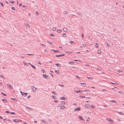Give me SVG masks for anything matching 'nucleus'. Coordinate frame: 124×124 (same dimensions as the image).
<instances>
[{"mask_svg": "<svg viewBox=\"0 0 124 124\" xmlns=\"http://www.w3.org/2000/svg\"><path fill=\"white\" fill-rule=\"evenodd\" d=\"M2 100L4 102H6V101L5 99H2Z\"/></svg>", "mask_w": 124, "mask_h": 124, "instance_id": "nucleus-34", "label": "nucleus"}, {"mask_svg": "<svg viewBox=\"0 0 124 124\" xmlns=\"http://www.w3.org/2000/svg\"><path fill=\"white\" fill-rule=\"evenodd\" d=\"M61 103L62 104H65V102H64V101H62V102Z\"/></svg>", "mask_w": 124, "mask_h": 124, "instance_id": "nucleus-38", "label": "nucleus"}, {"mask_svg": "<svg viewBox=\"0 0 124 124\" xmlns=\"http://www.w3.org/2000/svg\"><path fill=\"white\" fill-rule=\"evenodd\" d=\"M48 43H50V44H52V43L51 42H50V41H48Z\"/></svg>", "mask_w": 124, "mask_h": 124, "instance_id": "nucleus-56", "label": "nucleus"}, {"mask_svg": "<svg viewBox=\"0 0 124 124\" xmlns=\"http://www.w3.org/2000/svg\"><path fill=\"white\" fill-rule=\"evenodd\" d=\"M64 55V54H60V55H55V56L57 57H62Z\"/></svg>", "mask_w": 124, "mask_h": 124, "instance_id": "nucleus-4", "label": "nucleus"}, {"mask_svg": "<svg viewBox=\"0 0 124 124\" xmlns=\"http://www.w3.org/2000/svg\"><path fill=\"white\" fill-rule=\"evenodd\" d=\"M27 54L29 55H34L33 54Z\"/></svg>", "mask_w": 124, "mask_h": 124, "instance_id": "nucleus-58", "label": "nucleus"}, {"mask_svg": "<svg viewBox=\"0 0 124 124\" xmlns=\"http://www.w3.org/2000/svg\"><path fill=\"white\" fill-rule=\"evenodd\" d=\"M83 91L86 92V93H88L89 92V90H83Z\"/></svg>", "mask_w": 124, "mask_h": 124, "instance_id": "nucleus-22", "label": "nucleus"}, {"mask_svg": "<svg viewBox=\"0 0 124 124\" xmlns=\"http://www.w3.org/2000/svg\"><path fill=\"white\" fill-rule=\"evenodd\" d=\"M23 95L24 97H25L26 95L28 94V93H25L24 92H23Z\"/></svg>", "mask_w": 124, "mask_h": 124, "instance_id": "nucleus-10", "label": "nucleus"}, {"mask_svg": "<svg viewBox=\"0 0 124 124\" xmlns=\"http://www.w3.org/2000/svg\"><path fill=\"white\" fill-rule=\"evenodd\" d=\"M69 63L70 64H73L74 63V62H69Z\"/></svg>", "mask_w": 124, "mask_h": 124, "instance_id": "nucleus-36", "label": "nucleus"}, {"mask_svg": "<svg viewBox=\"0 0 124 124\" xmlns=\"http://www.w3.org/2000/svg\"><path fill=\"white\" fill-rule=\"evenodd\" d=\"M41 44V45H42L43 46H45V45L44 44Z\"/></svg>", "mask_w": 124, "mask_h": 124, "instance_id": "nucleus-62", "label": "nucleus"}, {"mask_svg": "<svg viewBox=\"0 0 124 124\" xmlns=\"http://www.w3.org/2000/svg\"><path fill=\"white\" fill-rule=\"evenodd\" d=\"M105 44L108 47H110V45L109 44H108V43L107 42H106L105 43Z\"/></svg>", "mask_w": 124, "mask_h": 124, "instance_id": "nucleus-8", "label": "nucleus"}, {"mask_svg": "<svg viewBox=\"0 0 124 124\" xmlns=\"http://www.w3.org/2000/svg\"><path fill=\"white\" fill-rule=\"evenodd\" d=\"M8 86L10 88H11V87H12L11 86V85L9 84H7Z\"/></svg>", "mask_w": 124, "mask_h": 124, "instance_id": "nucleus-21", "label": "nucleus"}, {"mask_svg": "<svg viewBox=\"0 0 124 124\" xmlns=\"http://www.w3.org/2000/svg\"><path fill=\"white\" fill-rule=\"evenodd\" d=\"M55 71L56 73H59L58 70H55Z\"/></svg>", "mask_w": 124, "mask_h": 124, "instance_id": "nucleus-33", "label": "nucleus"}, {"mask_svg": "<svg viewBox=\"0 0 124 124\" xmlns=\"http://www.w3.org/2000/svg\"><path fill=\"white\" fill-rule=\"evenodd\" d=\"M74 60V61H78V62H80V60Z\"/></svg>", "mask_w": 124, "mask_h": 124, "instance_id": "nucleus-44", "label": "nucleus"}, {"mask_svg": "<svg viewBox=\"0 0 124 124\" xmlns=\"http://www.w3.org/2000/svg\"><path fill=\"white\" fill-rule=\"evenodd\" d=\"M13 10H15V7H12V8H11Z\"/></svg>", "mask_w": 124, "mask_h": 124, "instance_id": "nucleus-41", "label": "nucleus"}, {"mask_svg": "<svg viewBox=\"0 0 124 124\" xmlns=\"http://www.w3.org/2000/svg\"><path fill=\"white\" fill-rule=\"evenodd\" d=\"M27 108H28L29 109H30V110H32V109L31 108H30L29 107H27Z\"/></svg>", "mask_w": 124, "mask_h": 124, "instance_id": "nucleus-35", "label": "nucleus"}, {"mask_svg": "<svg viewBox=\"0 0 124 124\" xmlns=\"http://www.w3.org/2000/svg\"><path fill=\"white\" fill-rule=\"evenodd\" d=\"M58 85L60 86H61L62 87H63L64 86V85H61L60 84H59Z\"/></svg>", "mask_w": 124, "mask_h": 124, "instance_id": "nucleus-50", "label": "nucleus"}, {"mask_svg": "<svg viewBox=\"0 0 124 124\" xmlns=\"http://www.w3.org/2000/svg\"><path fill=\"white\" fill-rule=\"evenodd\" d=\"M78 14H79V15H82V13H81V12H79L78 13Z\"/></svg>", "mask_w": 124, "mask_h": 124, "instance_id": "nucleus-48", "label": "nucleus"}, {"mask_svg": "<svg viewBox=\"0 0 124 124\" xmlns=\"http://www.w3.org/2000/svg\"><path fill=\"white\" fill-rule=\"evenodd\" d=\"M50 35V36H51L52 37H54V35L53 34H51Z\"/></svg>", "mask_w": 124, "mask_h": 124, "instance_id": "nucleus-40", "label": "nucleus"}, {"mask_svg": "<svg viewBox=\"0 0 124 124\" xmlns=\"http://www.w3.org/2000/svg\"><path fill=\"white\" fill-rule=\"evenodd\" d=\"M23 8H26V6L24 5H23Z\"/></svg>", "mask_w": 124, "mask_h": 124, "instance_id": "nucleus-52", "label": "nucleus"}, {"mask_svg": "<svg viewBox=\"0 0 124 124\" xmlns=\"http://www.w3.org/2000/svg\"><path fill=\"white\" fill-rule=\"evenodd\" d=\"M109 120V121L111 122H114V120H111V119L109 118H107L106 119V120Z\"/></svg>", "mask_w": 124, "mask_h": 124, "instance_id": "nucleus-9", "label": "nucleus"}, {"mask_svg": "<svg viewBox=\"0 0 124 124\" xmlns=\"http://www.w3.org/2000/svg\"><path fill=\"white\" fill-rule=\"evenodd\" d=\"M52 98H53L54 99H56V98H55V97L54 96L52 95Z\"/></svg>", "mask_w": 124, "mask_h": 124, "instance_id": "nucleus-45", "label": "nucleus"}, {"mask_svg": "<svg viewBox=\"0 0 124 124\" xmlns=\"http://www.w3.org/2000/svg\"><path fill=\"white\" fill-rule=\"evenodd\" d=\"M38 64H40V65H41V63L39 61L38 62Z\"/></svg>", "mask_w": 124, "mask_h": 124, "instance_id": "nucleus-61", "label": "nucleus"}, {"mask_svg": "<svg viewBox=\"0 0 124 124\" xmlns=\"http://www.w3.org/2000/svg\"><path fill=\"white\" fill-rule=\"evenodd\" d=\"M1 93L4 96H6V95L5 94L3 93Z\"/></svg>", "mask_w": 124, "mask_h": 124, "instance_id": "nucleus-42", "label": "nucleus"}, {"mask_svg": "<svg viewBox=\"0 0 124 124\" xmlns=\"http://www.w3.org/2000/svg\"><path fill=\"white\" fill-rule=\"evenodd\" d=\"M97 69L99 70H101V68L100 67H99L97 68Z\"/></svg>", "mask_w": 124, "mask_h": 124, "instance_id": "nucleus-27", "label": "nucleus"}, {"mask_svg": "<svg viewBox=\"0 0 124 124\" xmlns=\"http://www.w3.org/2000/svg\"><path fill=\"white\" fill-rule=\"evenodd\" d=\"M36 14L37 15H38L39 14L38 12H36Z\"/></svg>", "mask_w": 124, "mask_h": 124, "instance_id": "nucleus-47", "label": "nucleus"}, {"mask_svg": "<svg viewBox=\"0 0 124 124\" xmlns=\"http://www.w3.org/2000/svg\"><path fill=\"white\" fill-rule=\"evenodd\" d=\"M119 93H120L122 94L123 93V92L122 91H118Z\"/></svg>", "mask_w": 124, "mask_h": 124, "instance_id": "nucleus-53", "label": "nucleus"}, {"mask_svg": "<svg viewBox=\"0 0 124 124\" xmlns=\"http://www.w3.org/2000/svg\"><path fill=\"white\" fill-rule=\"evenodd\" d=\"M23 63L24 64V65H25L28 66V64H29V63H26V62H25V61L23 62Z\"/></svg>", "mask_w": 124, "mask_h": 124, "instance_id": "nucleus-16", "label": "nucleus"}, {"mask_svg": "<svg viewBox=\"0 0 124 124\" xmlns=\"http://www.w3.org/2000/svg\"><path fill=\"white\" fill-rule=\"evenodd\" d=\"M34 69H36V68L34 66L32 65L31 64V63L29 62L28 63Z\"/></svg>", "mask_w": 124, "mask_h": 124, "instance_id": "nucleus-7", "label": "nucleus"}, {"mask_svg": "<svg viewBox=\"0 0 124 124\" xmlns=\"http://www.w3.org/2000/svg\"><path fill=\"white\" fill-rule=\"evenodd\" d=\"M63 13L65 15H67L68 14V12L66 11H64Z\"/></svg>", "mask_w": 124, "mask_h": 124, "instance_id": "nucleus-12", "label": "nucleus"}, {"mask_svg": "<svg viewBox=\"0 0 124 124\" xmlns=\"http://www.w3.org/2000/svg\"><path fill=\"white\" fill-rule=\"evenodd\" d=\"M91 108H94L95 107V106H93V105H91Z\"/></svg>", "mask_w": 124, "mask_h": 124, "instance_id": "nucleus-32", "label": "nucleus"}, {"mask_svg": "<svg viewBox=\"0 0 124 124\" xmlns=\"http://www.w3.org/2000/svg\"><path fill=\"white\" fill-rule=\"evenodd\" d=\"M62 30L61 29L58 30H57V32L58 33H61L62 32Z\"/></svg>", "mask_w": 124, "mask_h": 124, "instance_id": "nucleus-18", "label": "nucleus"}, {"mask_svg": "<svg viewBox=\"0 0 124 124\" xmlns=\"http://www.w3.org/2000/svg\"><path fill=\"white\" fill-rule=\"evenodd\" d=\"M83 46L84 47L86 46V45L85 44H83Z\"/></svg>", "mask_w": 124, "mask_h": 124, "instance_id": "nucleus-55", "label": "nucleus"}, {"mask_svg": "<svg viewBox=\"0 0 124 124\" xmlns=\"http://www.w3.org/2000/svg\"><path fill=\"white\" fill-rule=\"evenodd\" d=\"M0 3L1 4V5L3 7H4V6L2 4V3H1V2H0Z\"/></svg>", "mask_w": 124, "mask_h": 124, "instance_id": "nucleus-43", "label": "nucleus"}, {"mask_svg": "<svg viewBox=\"0 0 124 124\" xmlns=\"http://www.w3.org/2000/svg\"><path fill=\"white\" fill-rule=\"evenodd\" d=\"M73 105H75V106H76L77 105L76 104V103H74L73 104Z\"/></svg>", "mask_w": 124, "mask_h": 124, "instance_id": "nucleus-64", "label": "nucleus"}, {"mask_svg": "<svg viewBox=\"0 0 124 124\" xmlns=\"http://www.w3.org/2000/svg\"><path fill=\"white\" fill-rule=\"evenodd\" d=\"M42 121L44 123L46 124V123H45L46 121H45L43 120Z\"/></svg>", "mask_w": 124, "mask_h": 124, "instance_id": "nucleus-49", "label": "nucleus"}, {"mask_svg": "<svg viewBox=\"0 0 124 124\" xmlns=\"http://www.w3.org/2000/svg\"><path fill=\"white\" fill-rule=\"evenodd\" d=\"M84 107L86 108H90L91 107V106L89 104H86L84 106Z\"/></svg>", "mask_w": 124, "mask_h": 124, "instance_id": "nucleus-1", "label": "nucleus"}, {"mask_svg": "<svg viewBox=\"0 0 124 124\" xmlns=\"http://www.w3.org/2000/svg\"><path fill=\"white\" fill-rule=\"evenodd\" d=\"M43 77L44 78H48V76L47 75L45 74H43Z\"/></svg>", "mask_w": 124, "mask_h": 124, "instance_id": "nucleus-6", "label": "nucleus"}, {"mask_svg": "<svg viewBox=\"0 0 124 124\" xmlns=\"http://www.w3.org/2000/svg\"><path fill=\"white\" fill-rule=\"evenodd\" d=\"M80 109V108L79 107L77 108L74 109V110L75 111H79Z\"/></svg>", "mask_w": 124, "mask_h": 124, "instance_id": "nucleus-5", "label": "nucleus"}, {"mask_svg": "<svg viewBox=\"0 0 124 124\" xmlns=\"http://www.w3.org/2000/svg\"><path fill=\"white\" fill-rule=\"evenodd\" d=\"M10 113L12 114H15V113L14 112H11Z\"/></svg>", "mask_w": 124, "mask_h": 124, "instance_id": "nucleus-54", "label": "nucleus"}, {"mask_svg": "<svg viewBox=\"0 0 124 124\" xmlns=\"http://www.w3.org/2000/svg\"><path fill=\"white\" fill-rule=\"evenodd\" d=\"M95 45L96 47H97V48H98L99 45L97 43H95Z\"/></svg>", "mask_w": 124, "mask_h": 124, "instance_id": "nucleus-19", "label": "nucleus"}, {"mask_svg": "<svg viewBox=\"0 0 124 124\" xmlns=\"http://www.w3.org/2000/svg\"><path fill=\"white\" fill-rule=\"evenodd\" d=\"M52 51H54V52H59V50H54V49H52V50H51Z\"/></svg>", "mask_w": 124, "mask_h": 124, "instance_id": "nucleus-13", "label": "nucleus"}, {"mask_svg": "<svg viewBox=\"0 0 124 124\" xmlns=\"http://www.w3.org/2000/svg\"><path fill=\"white\" fill-rule=\"evenodd\" d=\"M117 113L119 114H120L121 115H124V114L122 112H118Z\"/></svg>", "mask_w": 124, "mask_h": 124, "instance_id": "nucleus-20", "label": "nucleus"}, {"mask_svg": "<svg viewBox=\"0 0 124 124\" xmlns=\"http://www.w3.org/2000/svg\"><path fill=\"white\" fill-rule=\"evenodd\" d=\"M63 31H64L66 32L67 31V28H63Z\"/></svg>", "mask_w": 124, "mask_h": 124, "instance_id": "nucleus-15", "label": "nucleus"}, {"mask_svg": "<svg viewBox=\"0 0 124 124\" xmlns=\"http://www.w3.org/2000/svg\"><path fill=\"white\" fill-rule=\"evenodd\" d=\"M55 65L58 67H60V66H59V64L58 63H56Z\"/></svg>", "mask_w": 124, "mask_h": 124, "instance_id": "nucleus-39", "label": "nucleus"}, {"mask_svg": "<svg viewBox=\"0 0 124 124\" xmlns=\"http://www.w3.org/2000/svg\"><path fill=\"white\" fill-rule=\"evenodd\" d=\"M98 54H101V52L100 50H98Z\"/></svg>", "mask_w": 124, "mask_h": 124, "instance_id": "nucleus-26", "label": "nucleus"}, {"mask_svg": "<svg viewBox=\"0 0 124 124\" xmlns=\"http://www.w3.org/2000/svg\"><path fill=\"white\" fill-rule=\"evenodd\" d=\"M110 101L114 103H116V101H115L114 100L111 101Z\"/></svg>", "mask_w": 124, "mask_h": 124, "instance_id": "nucleus-31", "label": "nucleus"}, {"mask_svg": "<svg viewBox=\"0 0 124 124\" xmlns=\"http://www.w3.org/2000/svg\"><path fill=\"white\" fill-rule=\"evenodd\" d=\"M79 118L81 120H83V117L82 116H79Z\"/></svg>", "mask_w": 124, "mask_h": 124, "instance_id": "nucleus-28", "label": "nucleus"}, {"mask_svg": "<svg viewBox=\"0 0 124 124\" xmlns=\"http://www.w3.org/2000/svg\"><path fill=\"white\" fill-rule=\"evenodd\" d=\"M81 98H85V97L84 96H81Z\"/></svg>", "mask_w": 124, "mask_h": 124, "instance_id": "nucleus-46", "label": "nucleus"}, {"mask_svg": "<svg viewBox=\"0 0 124 124\" xmlns=\"http://www.w3.org/2000/svg\"><path fill=\"white\" fill-rule=\"evenodd\" d=\"M87 78H89V79H91L92 78L91 77H87Z\"/></svg>", "mask_w": 124, "mask_h": 124, "instance_id": "nucleus-57", "label": "nucleus"}, {"mask_svg": "<svg viewBox=\"0 0 124 124\" xmlns=\"http://www.w3.org/2000/svg\"><path fill=\"white\" fill-rule=\"evenodd\" d=\"M31 89L33 91L36 92V90L37 89L34 86H32L31 87Z\"/></svg>", "mask_w": 124, "mask_h": 124, "instance_id": "nucleus-2", "label": "nucleus"}, {"mask_svg": "<svg viewBox=\"0 0 124 124\" xmlns=\"http://www.w3.org/2000/svg\"><path fill=\"white\" fill-rule=\"evenodd\" d=\"M6 113H9V112L8 111H6Z\"/></svg>", "mask_w": 124, "mask_h": 124, "instance_id": "nucleus-63", "label": "nucleus"}, {"mask_svg": "<svg viewBox=\"0 0 124 124\" xmlns=\"http://www.w3.org/2000/svg\"><path fill=\"white\" fill-rule=\"evenodd\" d=\"M52 93L53 94H54V95H55L56 94V93L55 91H53L52 92Z\"/></svg>", "mask_w": 124, "mask_h": 124, "instance_id": "nucleus-37", "label": "nucleus"}, {"mask_svg": "<svg viewBox=\"0 0 124 124\" xmlns=\"http://www.w3.org/2000/svg\"><path fill=\"white\" fill-rule=\"evenodd\" d=\"M82 91L80 90L78 91H77V93H82Z\"/></svg>", "mask_w": 124, "mask_h": 124, "instance_id": "nucleus-23", "label": "nucleus"}, {"mask_svg": "<svg viewBox=\"0 0 124 124\" xmlns=\"http://www.w3.org/2000/svg\"><path fill=\"white\" fill-rule=\"evenodd\" d=\"M60 107L61 108L60 109H64V108H66L64 106H60Z\"/></svg>", "mask_w": 124, "mask_h": 124, "instance_id": "nucleus-11", "label": "nucleus"}, {"mask_svg": "<svg viewBox=\"0 0 124 124\" xmlns=\"http://www.w3.org/2000/svg\"><path fill=\"white\" fill-rule=\"evenodd\" d=\"M64 37H65L66 36V34L63 33L62 35Z\"/></svg>", "mask_w": 124, "mask_h": 124, "instance_id": "nucleus-24", "label": "nucleus"}, {"mask_svg": "<svg viewBox=\"0 0 124 124\" xmlns=\"http://www.w3.org/2000/svg\"><path fill=\"white\" fill-rule=\"evenodd\" d=\"M20 92L21 93L22 95H23V93L22 91H20Z\"/></svg>", "mask_w": 124, "mask_h": 124, "instance_id": "nucleus-59", "label": "nucleus"}, {"mask_svg": "<svg viewBox=\"0 0 124 124\" xmlns=\"http://www.w3.org/2000/svg\"><path fill=\"white\" fill-rule=\"evenodd\" d=\"M65 99H66L65 97H62L60 98L62 100H65Z\"/></svg>", "mask_w": 124, "mask_h": 124, "instance_id": "nucleus-17", "label": "nucleus"}, {"mask_svg": "<svg viewBox=\"0 0 124 124\" xmlns=\"http://www.w3.org/2000/svg\"><path fill=\"white\" fill-rule=\"evenodd\" d=\"M0 77L1 78H3V77H4L3 76V75H1L0 76Z\"/></svg>", "mask_w": 124, "mask_h": 124, "instance_id": "nucleus-60", "label": "nucleus"}, {"mask_svg": "<svg viewBox=\"0 0 124 124\" xmlns=\"http://www.w3.org/2000/svg\"><path fill=\"white\" fill-rule=\"evenodd\" d=\"M9 2L10 3H11V4H13L14 3V1H9Z\"/></svg>", "mask_w": 124, "mask_h": 124, "instance_id": "nucleus-30", "label": "nucleus"}, {"mask_svg": "<svg viewBox=\"0 0 124 124\" xmlns=\"http://www.w3.org/2000/svg\"><path fill=\"white\" fill-rule=\"evenodd\" d=\"M70 43L72 44H74V42L73 41H70Z\"/></svg>", "mask_w": 124, "mask_h": 124, "instance_id": "nucleus-51", "label": "nucleus"}, {"mask_svg": "<svg viewBox=\"0 0 124 124\" xmlns=\"http://www.w3.org/2000/svg\"><path fill=\"white\" fill-rule=\"evenodd\" d=\"M21 120H16V123L18 124H22V123H21Z\"/></svg>", "mask_w": 124, "mask_h": 124, "instance_id": "nucleus-3", "label": "nucleus"}, {"mask_svg": "<svg viewBox=\"0 0 124 124\" xmlns=\"http://www.w3.org/2000/svg\"><path fill=\"white\" fill-rule=\"evenodd\" d=\"M66 53L68 54H71V53H72L73 52H71L70 51H67L66 52Z\"/></svg>", "mask_w": 124, "mask_h": 124, "instance_id": "nucleus-14", "label": "nucleus"}, {"mask_svg": "<svg viewBox=\"0 0 124 124\" xmlns=\"http://www.w3.org/2000/svg\"><path fill=\"white\" fill-rule=\"evenodd\" d=\"M25 25L26 26H28L29 27H30V25L28 24H26V23H25Z\"/></svg>", "mask_w": 124, "mask_h": 124, "instance_id": "nucleus-29", "label": "nucleus"}, {"mask_svg": "<svg viewBox=\"0 0 124 124\" xmlns=\"http://www.w3.org/2000/svg\"><path fill=\"white\" fill-rule=\"evenodd\" d=\"M56 29L55 28V27H54L53 28L52 30L53 31H55Z\"/></svg>", "mask_w": 124, "mask_h": 124, "instance_id": "nucleus-25", "label": "nucleus"}]
</instances>
